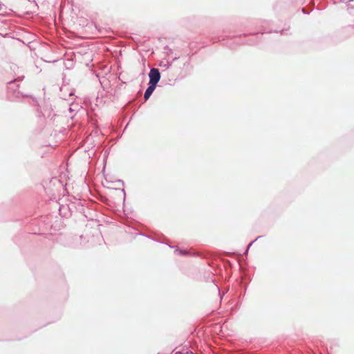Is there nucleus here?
Listing matches in <instances>:
<instances>
[{"label": "nucleus", "instance_id": "f257e3e1", "mask_svg": "<svg viewBox=\"0 0 354 354\" xmlns=\"http://www.w3.org/2000/svg\"><path fill=\"white\" fill-rule=\"evenodd\" d=\"M149 76V84H153V85L156 86V84H158V82H159V80L160 79V74L158 69L155 68H151L150 70Z\"/></svg>", "mask_w": 354, "mask_h": 354}, {"label": "nucleus", "instance_id": "f03ea898", "mask_svg": "<svg viewBox=\"0 0 354 354\" xmlns=\"http://www.w3.org/2000/svg\"><path fill=\"white\" fill-rule=\"evenodd\" d=\"M156 86L155 85L149 84V86L145 92L144 97L145 100H147L151 95V94L153 93V91L156 88Z\"/></svg>", "mask_w": 354, "mask_h": 354}]
</instances>
